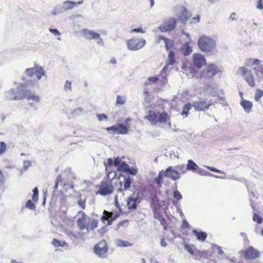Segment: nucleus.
I'll return each mask as SVG.
<instances>
[{
    "mask_svg": "<svg viewBox=\"0 0 263 263\" xmlns=\"http://www.w3.org/2000/svg\"><path fill=\"white\" fill-rule=\"evenodd\" d=\"M104 165L106 166V172L107 174V177L108 178V179L112 180H113L116 176V172H112L110 171H109L108 170V167L106 166V164L104 163Z\"/></svg>",
    "mask_w": 263,
    "mask_h": 263,
    "instance_id": "nucleus-32",
    "label": "nucleus"
},
{
    "mask_svg": "<svg viewBox=\"0 0 263 263\" xmlns=\"http://www.w3.org/2000/svg\"><path fill=\"white\" fill-rule=\"evenodd\" d=\"M174 167L175 168L176 170L178 171L180 175L185 173L187 171L186 166H185L184 164L178 165Z\"/></svg>",
    "mask_w": 263,
    "mask_h": 263,
    "instance_id": "nucleus-31",
    "label": "nucleus"
},
{
    "mask_svg": "<svg viewBox=\"0 0 263 263\" xmlns=\"http://www.w3.org/2000/svg\"><path fill=\"white\" fill-rule=\"evenodd\" d=\"M218 101L220 104H222L223 106H226L227 105L226 101L224 100V99H223L222 98H219Z\"/></svg>",
    "mask_w": 263,
    "mask_h": 263,
    "instance_id": "nucleus-64",
    "label": "nucleus"
},
{
    "mask_svg": "<svg viewBox=\"0 0 263 263\" xmlns=\"http://www.w3.org/2000/svg\"><path fill=\"white\" fill-rule=\"evenodd\" d=\"M212 104L211 102L208 101L206 99H204L194 102L193 106L197 111H203L208 108Z\"/></svg>",
    "mask_w": 263,
    "mask_h": 263,
    "instance_id": "nucleus-11",
    "label": "nucleus"
},
{
    "mask_svg": "<svg viewBox=\"0 0 263 263\" xmlns=\"http://www.w3.org/2000/svg\"><path fill=\"white\" fill-rule=\"evenodd\" d=\"M98 224V221L97 219H92L91 221L90 225V228L92 230L95 229L97 227Z\"/></svg>",
    "mask_w": 263,
    "mask_h": 263,
    "instance_id": "nucleus-52",
    "label": "nucleus"
},
{
    "mask_svg": "<svg viewBox=\"0 0 263 263\" xmlns=\"http://www.w3.org/2000/svg\"><path fill=\"white\" fill-rule=\"evenodd\" d=\"M113 186L110 182H102L98 192L101 195L106 196L113 192Z\"/></svg>",
    "mask_w": 263,
    "mask_h": 263,
    "instance_id": "nucleus-9",
    "label": "nucleus"
},
{
    "mask_svg": "<svg viewBox=\"0 0 263 263\" xmlns=\"http://www.w3.org/2000/svg\"><path fill=\"white\" fill-rule=\"evenodd\" d=\"M121 176L123 177V181L120 182V187L118 189V192L129 190L132 184V179L129 176L121 175Z\"/></svg>",
    "mask_w": 263,
    "mask_h": 263,
    "instance_id": "nucleus-12",
    "label": "nucleus"
},
{
    "mask_svg": "<svg viewBox=\"0 0 263 263\" xmlns=\"http://www.w3.org/2000/svg\"><path fill=\"white\" fill-rule=\"evenodd\" d=\"M175 54L174 52L172 51H170L168 53V59L167 60V65L163 67V68L162 70V72H165L167 69V66L168 65H173L175 62V59L174 58Z\"/></svg>",
    "mask_w": 263,
    "mask_h": 263,
    "instance_id": "nucleus-20",
    "label": "nucleus"
},
{
    "mask_svg": "<svg viewBox=\"0 0 263 263\" xmlns=\"http://www.w3.org/2000/svg\"><path fill=\"white\" fill-rule=\"evenodd\" d=\"M5 97L9 100H19L16 90L12 88L5 92Z\"/></svg>",
    "mask_w": 263,
    "mask_h": 263,
    "instance_id": "nucleus-18",
    "label": "nucleus"
},
{
    "mask_svg": "<svg viewBox=\"0 0 263 263\" xmlns=\"http://www.w3.org/2000/svg\"><path fill=\"white\" fill-rule=\"evenodd\" d=\"M97 118L100 121H102L103 120H107V117L104 114H98Z\"/></svg>",
    "mask_w": 263,
    "mask_h": 263,
    "instance_id": "nucleus-57",
    "label": "nucleus"
},
{
    "mask_svg": "<svg viewBox=\"0 0 263 263\" xmlns=\"http://www.w3.org/2000/svg\"><path fill=\"white\" fill-rule=\"evenodd\" d=\"M164 173V177L169 178L172 180L175 181L181 178L179 173L177 170L173 166H170L166 169Z\"/></svg>",
    "mask_w": 263,
    "mask_h": 263,
    "instance_id": "nucleus-8",
    "label": "nucleus"
},
{
    "mask_svg": "<svg viewBox=\"0 0 263 263\" xmlns=\"http://www.w3.org/2000/svg\"><path fill=\"white\" fill-rule=\"evenodd\" d=\"M31 165V161L27 160L24 161L23 162V167L21 170V172L26 171L28 169V168L30 167Z\"/></svg>",
    "mask_w": 263,
    "mask_h": 263,
    "instance_id": "nucleus-38",
    "label": "nucleus"
},
{
    "mask_svg": "<svg viewBox=\"0 0 263 263\" xmlns=\"http://www.w3.org/2000/svg\"><path fill=\"white\" fill-rule=\"evenodd\" d=\"M218 72V69L214 64L209 65L202 74V77L204 78L210 79L215 76Z\"/></svg>",
    "mask_w": 263,
    "mask_h": 263,
    "instance_id": "nucleus-13",
    "label": "nucleus"
},
{
    "mask_svg": "<svg viewBox=\"0 0 263 263\" xmlns=\"http://www.w3.org/2000/svg\"><path fill=\"white\" fill-rule=\"evenodd\" d=\"M131 32H141L144 33V31L143 30V29L141 28H135L131 30Z\"/></svg>",
    "mask_w": 263,
    "mask_h": 263,
    "instance_id": "nucleus-60",
    "label": "nucleus"
},
{
    "mask_svg": "<svg viewBox=\"0 0 263 263\" xmlns=\"http://www.w3.org/2000/svg\"><path fill=\"white\" fill-rule=\"evenodd\" d=\"M177 20L174 17H170L165 21L159 27V30L163 32L173 30L176 26Z\"/></svg>",
    "mask_w": 263,
    "mask_h": 263,
    "instance_id": "nucleus-7",
    "label": "nucleus"
},
{
    "mask_svg": "<svg viewBox=\"0 0 263 263\" xmlns=\"http://www.w3.org/2000/svg\"><path fill=\"white\" fill-rule=\"evenodd\" d=\"M145 119L148 120L149 121L153 122L155 123L158 122V115L153 111L149 110L148 114L145 117Z\"/></svg>",
    "mask_w": 263,
    "mask_h": 263,
    "instance_id": "nucleus-22",
    "label": "nucleus"
},
{
    "mask_svg": "<svg viewBox=\"0 0 263 263\" xmlns=\"http://www.w3.org/2000/svg\"><path fill=\"white\" fill-rule=\"evenodd\" d=\"M251 62H252L253 64L256 65H258L260 63V61L258 59H253V60L251 59H248L246 61V66H249V64Z\"/></svg>",
    "mask_w": 263,
    "mask_h": 263,
    "instance_id": "nucleus-40",
    "label": "nucleus"
},
{
    "mask_svg": "<svg viewBox=\"0 0 263 263\" xmlns=\"http://www.w3.org/2000/svg\"><path fill=\"white\" fill-rule=\"evenodd\" d=\"M122 162V161H121L120 158L117 157L114 159L113 165H114L116 167H117L118 168Z\"/></svg>",
    "mask_w": 263,
    "mask_h": 263,
    "instance_id": "nucleus-56",
    "label": "nucleus"
},
{
    "mask_svg": "<svg viewBox=\"0 0 263 263\" xmlns=\"http://www.w3.org/2000/svg\"><path fill=\"white\" fill-rule=\"evenodd\" d=\"M110 213L107 211H104V214L101 217V220L103 222L105 221H107V225L109 226L112 224L113 220L115 219L114 218L108 219L110 217Z\"/></svg>",
    "mask_w": 263,
    "mask_h": 263,
    "instance_id": "nucleus-26",
    "label": "nucleus"
},
{
    "mask_svg": "<svg viewBox=\"0 0 263 263\" xmlns=\"http://www.w3.org/2000/svg\"><path fill=\"white\" fill-rule=\"evenodd\" d=\"M49 31L55 35H59L60 34V32L57 29H50Z\"/></svg>",
    "mask_w": 263,
    "mask_h": 263,
    "instance_id": "nucleus-61",
    "label": "nucleus"
},
{
    "mask_svg": "<svg viewBox=\"0 0 263 263\" xmlns=\"http://www.w3.org/2000/svg\"><path fill=\"white\" fill-rule=\"evenodd\" d=\"M198 46L202 52H211L215 49L216 42L214 39L203 35L198 39Z\"/></svg>",
    "mask_w": 263,
    "mask_h": 263,
    "instance_id": "nucleus-2",
    "label": "nucleus"
},
{
    "mask_svg": "<svg viewBox=\"0 0 263 263\" xmlns=\"http://www.w3.org/2000/svg\"><path fill=\"white\" fill-rule=\"evenodd\" d=\"M78 204L83 209L85 208V200H82L81 199L78 201Z\"/></svg>",
    "mask_w": 263,
    "mask_h": 263,
    "instance_id": "nucleus-58",
    "label": "nucleus"
},
{
    "mask_svg": "<svg viewBox=\"0 0 263 263\" xmlns=\"http://www.w3.org/2000/svg\"><path fill=\"white\" fill-rule=\"evenodd\" d=\"M205 172H206L205 170H204L203 169L199 168V170H198L197 173L199 175L204 176Z\"/></svg>",
    "mask_w": 263,
    "mask_h": 263,
    "instance_id": "nucleus-63",
    "label": "nucleus"
},
{
    "mask_svg": "<svg viewBox=\"0 0 263 263\" xmlns=\"http://www.w3.org/2000/svg\"><path fill=\"white\" fill-rule=\"evenodd\" d=\"M169 117L167 115V113L166 112H163L159 115L158 116V122L160 123H165L169 120Z\"/></svg>",
    "mask_w": 263,
    "mask_h": 263,
    "instance_id": "nucleus-29",
    "label": "nucleus"
},
{
    "mask_svg": "<svg viewBox=\"0 0 263 263\" xmlns=\"http://www.w3.org/2000/svg\"><path fill=\"white\" fill-rule=\"evenodd\" d=\"M62 13H63V11L62 10L60 5L55 7L52 11V14L54 15Z\"/></svg>",
    "mask_w": 263,
    "mask_h": 263,
    "instance_id": "nucleus-46",
    "label": "nucleus"
},
{
    "mask_svg": "<svg viewBox=\"0 0 263 263\" xmlns=\"http://www.w3.org/2000/svg\"><path fill=\"white\" fill-rule=\"evenodd\" d=\"M51 243L55 247H61V241H60L57 239H53Z\"/></svg>",
    "mask_w": 263,
    "mask_h": 263,
    "instance_id": "nucleus-53",
    "label": "nucleus"
},
{
    "mask_svg": "<svg viewBox=\"0 0 263 263\" xmlns=\"http://www.w3.org/2000/svg\"><path fill=\"white\" fill-rule=\"evenodd\" d=\"M205 167H206L210 171H212V172H213L215 173H217L219 174H224V173L223 171L218 170L214 167L209 166H205Z\"/></svg>",
    "mask_w": 263,
    "mask_h": 263,
    "instance_id": "nucleus-48",
    "label": "nucleus"
},
{
    "mask_svg": "<svg viewBox=\"0 0 263 263\" xmlns=\"http://www.w3.org/2000/svg\"><path fill=\"white\" fill-rule=\"evenodd\" d=\"M193 233L197 236V239L199 241H204L207 237L206 233L204 232H199L196 230H193Z\"/></svg>",
    "mask_w": 263,
    "mask_h": 263,
    "instance_id": "nucleus-24",
    "label": "nucleus"
},
{
    "mask_svg": "<svg viewBox=\"0 0 263 263\" xmlns=\"http://www.w3.org/2000/svg\"><path fill=\"white\" fill-rule=\"evenodd\" d=\"M181 15L179 17V20L182 23H185L189 17H190V13L186 10L184 7H181Z\"/></svg>",
    "mask_w": 263,
    "mask_h": 263,
    "instance_id": "nucleus-19",
    "label": "nucleus"
},
{
    "mask_svg": "<svg viewBox=\"0 0 263 263\" xmlns=\"http://www.w3.org/2000/svg\"><path fill=\"white\" fill-rule=\"evenodd\" d=\"M185 249H186V250L192 255H195V253H194V251L193 250V249H192V248L191 247H190L189 245H185Z\"/></svg>",
    "mask_w": 263,
    "mask_h": 263,
    "instance_id": "nucleus-55",
    "label": "nucleus"
},
{
    "mask_svg": "<svg viewBox=\"0 0 263 263\" xmlns=\"http://www.w3.org/2000/svg\"><path fill=\"white\" fill-rule=\"evenodd\" d=\"M158 79L156 77H150L148 78V81L156 83L158 81Z\"/></svg>",
    "mask_w": 263,
    "mask_h": 263,
    "instance_id": "nucleus-62",
    "label": "nucleus"
},
{
    "mask_svg": "<svg viewBox=\"0 0 263 263\" xmlns=\"http://www.w3.org/2000/svg\"><path fill=\"white\" fill-rule=\"evenodd\" d=\"M106 130L110 134H117V125H113L110 127H108Z\"/></svg>",
    "mask_w": 263,
    "mask_h": 263,
    "instance_id": "nucleus-44",
    "label": "nucleus"
},
{
    "mask_svg": "<svg viewBox=\"0 0 263 263\" xmlns=\"http://www.w3.org/2000/svg\"><path fill=\"white\" fill-rule=\"evenodd\" d=\"M259 256V252L252 247H250L245 254V258L247 259H254L258 257Z\"/></svg>",
    "mask_w": 263,
    "mask_h": 263,
    "instance_id": "nucleus-15",
    "label": "nucleus"
},
{
    "mask_svg": "<svg viewBox=\"0 0 263 263\" xmlns=\"http://www.w3.org/2000/svg\"><path fill=\"white\" fill-rule=\"evenodd\" d=\"M190 224L186 220L183 221V223L181 227L182 229H189L190 228Z\"/></svg>",
    "mask_w": 263,
    "mask_h": 263,
    "instance_id": "nucleus-59",
    "label": "nucleus"
},
{
    "mask_svg": "<svg viewBox=\"0 0 263 263\" xmlns=\"http://www.w3.org/2000/svg\"><path fill=\"white\" fill-rule=\"evenodd\" d=\"M82 213V217L77 220V224L80 229L83 230L88 229L90 223V218L84 212H80Z\"/></svg>",
    "mask_w": 263,
    "mask_h": 263,
    "instance_id": "nucleus-10",
    "label": "nucleus"
},
{
    "mask_svg": "<svg viewBox=\"0 0 263 263\" xmlns=\"http://www.w3.org/2000/svg\"><path fill=\"white\" fill-rule=\"evenodd\" d=\"M164 177V171H161L159 172L158 176L156 178V182L160 186L161 183L163 182L162 177Z\"/></svg>",
    "mask_w": 263,
    "mask_h": 263,
    "instance_id": "nucleus-33",
    "label": "nucleus"
},
{
    "mask_svg": "<svg viewBox=\"0 0 263 263\" xmlns=\"http://www.w3.org/2000/svg\"><path fill=\"white\" fill-rule=\"evenodd\" d=\"M253 220L258 224L261 223L263 220L262 218L255 213L253 214Z\"/></svg>",
    "mask_w": 263,
    "mask_h": 263,
    "instance_id": "nucleus-41",
    "label": "nucleus"
},
{
    "mask_svg": "<svg viewBox=\"0 0 263 263\" xmlns=\"http://www.w3.org/2000/svg\"><path fill=\"white\" fill-rule=\"evenodd\" d=\"M26 206L28 209L34 210L36 209L35 205L32 202V201L29 199L26 203Z\"/></svg>",
    "mask_w": 263,
    "mask_h": 263,
    "instance_id": "nucleus-39",
    "label": "nucleus"
},
{
    "mask_svg": "<svg viewBox=\"0 0 263 263\" xmlns=\"http://www.w3.org/2000/svg\"><path fill=\"white\" fill-rule=\"evenodd\" d=\"M263 96V91L257 89L255 93L254 99L257 102H260V98Z\"/></svg>",
    "mask_w": 263,
    "mask_h": 263,
    "instance_id": "nucleus-34",
    "label": "nucleus"
},
{
    "mask_svg": "<svg viewBox=\"0 0 263 263\" xmlns=\"http://www.w3.org/2000/svg\"><path fill=\"white\" fill-rule=\"evenodd\" d=\"M138 170L134 167H130L128 166V168L125 173H128L129 174L132 175H136L137 173Z\"/></svg>",
    "mask_w": 263,
    "mask_h": 263,
    "instance_id": "nucleus-45",
    "label": "nucleus"
},
{
    "mask_svg": "<svg viewBox=\"0 0 263 263\" xmlns=\"http://www.w3.org/2000/svg\"><path fill=\"white\" fill-rule=\"evenodd\" d=\"M26 99L28 100H32L36 103L40 101V97L39 96L34 94L31 90L29 91Z\"/></svg>",
    "mask_w": 263,
    "mask_h": 263,
    "instance_id": "nucleus-27",
    "label": "nucleus"
},
{
    "mask_svg": "<svg viewBox=\"0 0 263 263\" xmlns=\"http://www.w3.org/2000/svg\"><path fill=\"white\" fill-rule=\"evenodd\" d=\"M190 42V41L185 42L180 49V52L184 56L190 55L193 51L192 47L189 44Z\"/></svg>",
    "mask_w": 263,
    "mask_h": 263,
    "instance_id": "nucleus-17",
    "label": "nucleus"
},
{
    "mask_svg": "<svg viewBox=\"0 0 263 263\" xmlns=\"http://www.w3.org/2000/svg\"><path fill=\"white\" fill-rule=\"evenodd\" d=\"M240 104L246 112L249 113L251 111L253 106L252 102L246 100H242Z\"/></svg>",
    "mask_w": 263,
    "mask_h": 263,
    "instance_id": "nucleus-23",
    "label": "nucleus"
},
{
    "mask_svg": "<svg viewBox=\"0 0 263 263\" xmlns=\"http://www.w3.org/2000/svg\"><path fill=\"white\" fill-rule=\"evenodd\" d=\"M256 7L258 10L263 9V0H257Z\"/></svg>",
    "mask_w": 263,
    "mask_h": 263,
    "instance_id": "nucleus-54",
    "label": "nucleus"
},
{
    "mask_svg": "<svg viewBox=\"0 0 263 263\" xmlns=\"http://www.w3.org/2000/svg\"><path fill=\"white\" fill-rule=\"evenodd\" d=\"M81 34L88 40H95L100 37V34L88 29H83Z\"/></svg>",
    "mask_w": 263,
    "mask_h": 263,
    "instance_id": "nucleus-16",
    "label": "nucleus"
},
{
    "mask_svg": "<svg viewBox=\"0 0 263 263\" xmlns=\"http://www.w3.org/2000/svg\"><path fill=\"white\" fill-rule=\"evenodd\" d=\"M159 199L157 196L154 195L151 198V203L153 206L156 207L158 204Z\"/></svg>",
    "mask_w": 263,
    "mask_h": 263,
    "instance_id": "nucleus-42",
    "label": "nucleus"
},
{
    "mask_svg": "<svg viewBox=\"0 0 263 263\" xmlns=\"http://www.w3.org/2000/svg\"><path fill=\"white\" fill-rule=\"evenodd\" d=\"M64 90L65 91H68L71 90V83L70 81L67 80L65 82Z\"/></svg>",
    "mask_w": 263,
    "mask_h": 263,
    "instance_id": "nucleus-49",
    "label": "nucleus"
},
{
    "mask_svg": "<svg viewBox=\"0 0 263 263\" xmlns=\"http://www.w3.org/2000/svg\"><path fill=\"white\" fill-rule=\"evenodd\" d=\"M115 244L117 247H130L133 246V244L130 242L121 239L116 240L115 241Z\"/></svg>",
    "mask_w": 263,
    "mask_h": 263,
    "instance_id": "nucleus-25",
    "label": "nucleus"
},
{
    "mask_svg": "<svg viewBox=\"0 0 263 263\" xmlns=\"http://www.w3.org/2000/svg\"><path fill=\"white\" fill-rule=\"evenodd\" d=\"M142 198L140 196L139 192H134L127 199V205L130 210H135L137 205L141 202Z\"/></svg>",
    "mask_w": 263,
    "mask_h": 263,
    "instance_id": "nucleus-5",
    "label": "nucleus"
},
{
    "mask_svg": "<svg viewBox=\"0 0 263 263\" xmlns=\"http://www.w3.org/2000/svg\"><path fill=\"white\" fill-rule=\"evenodd\" d=\"M128 165L124 161H122L119 167L117 168L118 171H123V172H126Z\"/></svg>",
    "mask_w": 263,
    "mask_h": 263,
    "instance_id": "nucleus-36",
    "label": "nucleus"
},
{
    "mask_svg": "<svg viewBox=\"0 0 263 263\" xmlns=\"http://www.w3.org/2000/svg\"><path fill=\"white\" fill-rule=\"evenodd\" d=\"M76 3L72 1H66L63 3V6H61V8L63 12L69 9H72Z\"/></svg>",
    "mask_w": 263,
    "mask_h": 263,
    "instance_id": "nucleus-21",
    "label": "nucleus"
},
{
    "mask_svg": "<svg viewBox=\"0 0 263 263\" xmlns=\"http://www.w3.org/2000/svg\"><path fill=\"white\" fill-rule=\"evenodd\" d=\"M45 76V71L42 67L35 66L33 68H27L25 70L22 80L17 86L16 92L19 100L26 99L30 90L27 88L31 86L37 81L40 80L42 76Z\"/></svg>",
    "mask_w": 263,
    "mask_h": 263,
    "instance_id": "nucleus-1",
    "label": "nucleus"
},
{
    "mask_svg": "<svg viewBox=\"0 0 263 263\" xmlns=\"http://www.w3.org/2000/svg\"><path fill=\"white\" fill-rule=\"evenodd\" d=\"M6 149V144L3 141L0 142V155H2Z\"/></svg>",
    "mask_w": 263,
    "mask_h": 263,
    "instance_id": "nucleus-51",
    "label": "nucleus"
},
{
    "mask_svg": "<svg viewBox=\"0 0 263 263\" xmlns=\"http://www.w3.org/2000/svg\"><path fill=\"white\" fill-rule=\"evenodd\" d=\"M126 100L125 99L121 96H118L117 97L116 103L119 105H123L125 103Z\"/></svg>",
    "mask_w": 263,
    "mask_h": 263,
    "instance_id": "nucleus-43",
    "label": "nucleus"
},
{
    "mask_svg": "<svg viewBox=\"0 0 263 263\" xmlns=\"http://www.w3.org/2000/svg\"><path fill=\"white\" fill-rule=\"evenodd\" d=\"M165 47L167 50H168L172 46L173 41L169 39H166L165 42H164Z\"/></svg>",
    "mask_w": 263,
    "mask_h": 263,
    "instance_id": "nucleus-47",
    "label": "nucleus"
},
{
    "mask_svg": "<svg viewBox=\"0 0 263 263\" xmlns=\"http://www.w3.org/2000/svg\"><path fill=\"white\" fill-rule=\"evenodd\" d=\"M39 197V190L37 187H35L33 190V195L32 196V200L34 202H37Z\"/></svg>",
    "mask_w": 263,
    "mask_h": 263,
    "instance_id": "nucleus-37",
    "label": "nucleus"
},
{
    "mask_svg": "<svg viewBox=\"0 0 263 263\" xmlns=\"http://www.w3.org/2000/svg\"><path fill=\"white\" fill-rule=\"evenodd\" d=\"M128 49L137 51L142 48L146 44V41L143 38H133L126 41Z\"/></svg>",
    "mask_w": 263,
    "mask_h": 263,
    "instance_id": "nucleus-4",
    "label": "nucleus"
},
{
    "mask_svg": "<svg viewBox=\"0 0 263 263\" xmlns=\"http://www.w3.org/2000/svg\"><path fill=\"white\" fill-rule=\"evenodd\" d=\"M193 62L194 66L198 68H200L205 64L206 60L201 54L194 53L193 55Z\"/></svg>",
    "mask_w": 263,
    "mask_h": 263,
    "instance_id": "nucleus-14",
    "label": "nucleus"
},
{
    "mask_svg": "<svg viewBox=\"0 0 263 263\" xmlns=\"http://www.w3.org/2000/svg\"><path fill=\"white\" fill-rule=\"evenodd\" d=\"M173 196L174 197L178 200H181L182 198L181 193L178 190H176L174 192Z\"/></svg>",
    "mask_w": 263,
    "mask_h": 263,
    "instance_id": "nucleus-50",
    "label": "nucleus"
},
{
    "mask_svg": "<svg viewBox=\"0 0 263 263\" xmlns=\"http://www.w3.org/2000/svg\"><path fill=\"white\" fill-rule=\"evenodd\" d=\"M128 130V128L123 124H119L117 125V134H126Z\"/></svg>",
    "mask_w": 263,
    "mask_h": 263,
    "instance_id": "nucleus-28",
    "label": "nucleus"
},
{
    "mask_svg": "<svg viewBox=\"0 0 263 263\" xmlns=\"http://www.w3.org/2000/svg\"><path fill=\"white\" fill-rule=\"evenodd\" d=\"M108 249L106 241L104 239L95 245L94 247V252L99 257L105 258L106 257V254Z\"/></svg>",
    "mask_w": 263,
    "mask_h": 263,
    "instance_id": "nucleus-6",
    "label": "nucleus"
},
{
    "mask_svg": "<svg viewBox=\"0 0 263 263\" xmlns=\"http://www.w3.org/2000/svg\"><path fill=\"white\" fill-rule=\"evenodd\" d=\"M237 74L242 77L243 79L250 86L253 87L255 86L254 77L251 70L244 67H239L237 72Z\"/></svg>",
    "mask_w": 263,
    "mask_h": 263,
    "instance_id": "nucleus-3",
    "label": "nucleus"
},
{
    "mask_svg": "<svg viewBox=\"0 0 263 263\" xmlns=\"http://www.w3.org/2000/svg\"><path fill=\"white\" fill-rule=\"evenodd\" d=\"M193 105H191V103H188L184 105L183 110L182 112V115H185L186 117H187L189 111L191 109Z\"/></svg>",
    "mask_w": 263,
    "mask_h": 263,
    "instance_id": "nucleus-35",
    "label": "nucleus"
},
{
    "mask_svg": "<svg viewBox=\"0 0 263 263\" xmlns=\"http://www.w3.org/2000/svg\"><path fill=\"white\" fill-rule=\"evenodd\" d=\"M187 170L195 172L198 168V166L191 159L189 160L186 165Z\"/></svg>",
    "mask_w": 263,
    "mask_h": 263,
    "instance_id": "nucleus-30",
    "label": "nucleus"
}]
</instances>
